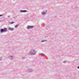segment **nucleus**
Wrapping results in <instances>:
<instances>
[{
    "label": "nucleus",
    "mask_w": 79,
    "mask_h": 79,
    "mask_svg": "<svg viewBox=\"0 0 79 79\" xmlns=\"http://www.w3.org/2000/svg\"><path fill=\"white\" fill-rule=\"evenodd\" d=\"M30 53L31 55H36V52L35 50L32 49L30 52Z\"/></svg>",
    "instance_id": "f257e3e1"
},
{
    "label": "nucleus",
    "mask_w": 79,
    "mask_h": 79,
    "mask_svg": "<svg viewBox=\"0 0 79 79\" xmlns=\"http://www.w3.org/2000/svg\"><path fill=\"white\" fill-rule=\"evenodd\" d=\"M0 31L2 33L7 32V28H4V29H0Z\"/></svg>",
    "instance_id": "f03ea898"
},
{
    "label": "nucleus",
    "mask_w": 79,
    "mask_h": 79,
    "mask_svg": "<svg viewBox=\"0 0 79 79\" xmlns=\"http://www.w3.org/2000/svg\"><path fill=\"white\" fill-rule=\"evenodd\" d=\"M33 27H34V26H31L28 25L27 27V29H32Z\"/></svg>",
    "instance_id": "7ed1b4c3"
},
{
    "label": "nucleus",
    "mask_w": 79,
    "mask_h": 79,
    "mask_svg": "<svg viewBox=\"0 0 79 79\" xmlns=\"http://www.w3.org/2000/svg\"><path fill=\"white\" fill-rule=\"evenodd\" d=\"M15 57L13 56H8V58H9L10 60H13Z\"/></svg>",
    "instance_id": "20e7f679"
},
{
    "label": "nucleus",
    "mask_w": 79,
    "mask_h": 79,
    "mask_svg": "<svg viewBox=\"0 0 79 79\" xmlns=\"http://www.w3.org/2000/svg\"><path fill=\"white\" fill-rule=\"evenodd\" d=\"M8 30H9V31H13L14 30V28L9 27L8 28Z\"/></svg>",
    "instance_id": "39448f33"
},
{
    "label": "nucleus",
    "mask_w": 79,
    "mask_h": 79,
    "mask_svg": "<svg viewBox=\"0 0 79 79\" xmlns=\"http://www.w3.org/2000/svg\"><path fill=\"white\" fill-rule=\"evenodd\" d=\"M27 71L28 73H31V72H32V69H29L28 70H27Z\"/></svg>",
    "instance_id": "423d86ee"
},
{
    "label": "nucleus",
    "mask_w": 79,
    "mask_h": 79,
    "mask_svg": "<svg viewBox=\"0 0 79 79\" xmlns=\"http://www.w3.org/2000/svg\"><path fill=\"white\" fill-rule=\"evenodd\" d=\"M27 10H20V13H25V12H27Z\"/></svg>",
    "instance_id": "0eeeda50"
},
{
    "label": "nucleus",
    "mask_w": 79,
    "mask_h": 79,
    "mask_svg": "<svg viewBox=\"0 0 79 79\" xmlns=\"http://www.w3.org/2000/svg\"><path fill=\"white\" fill-rule=\"evenodd\" d=\"M41 14H42L43 15H46V12H43L42 13H41Z\"/></svg>",
    "instance_id": "6e6552de"
},
{
    "label": "nucleus",
    "mask_w": 79,
    "mask_h": 79,
    "mask_svg": "<svg viewBox=\"0 0 79 79\" xmlns=\"http://www.w3.org/2000/svg\"><path fill=\"white\" fill-rule=\"evenodd\" d=\"M47 40H42L41 41V42H47Z\"/></svg>",
    "instance_id": "1a4fd4ad"
},
{
    "label": "nucleus",
    "mask_w": 79,
    "mask_h": 79,
    "mask_svg": "<svg viewBox=\"0 0 79 79\" xmlns=\"http://www.w3.org/2000/svg\"><path fill=\"white\" fill-rule=\"evenodd\" d=\"M18 26H19V25L17 24L15 26V28H17Z\"/></svg>",
    "instance_id": "9d476101"
},
{
    "label": "nucleus",
    "mask_w": 79,
    "mask_h": 79,
    "mask_svg": "<svg viewBox=\"0 0 79 79\" xmlns=\"http://www.w3.org/2000/svg\"><path fill=\"white\" fill-rule=\"evenodd\" d=\"M41 55H42V56H45V54H44L43 53H41Z\"/></svg>",
    "instance_id": "9b49d317"
},
{
    "label": "nucleus",
    "mask_w": 79,
    "mask_h": 79,
    "mask_svg": "<svg viewBox=\"0 0 79 79\" xmlns=\"http://www.w3.org/2000/svg\"><path fill=\"white\" fill-rule=\"evenodd\" d=\"M13 23H15V22H11L10 23V24H13Z\"/></svg>",
    "instance_id": "f8f14e48"
},
{
    "label": "nucleus",
    "mask_w": 79,
    "mask_h": 79,
    "mask_svg": "<svg viewBox=\"0 0 79 79\" xmlns=\"http://www.w3.org/2000/svg\"><path fill=\"white\" fill-rule=\"evenodd\" d=\"M25 59V57H23L22 58V60H24Z\"/></svg>",
    "instance_id": "ddd939ff"
},
{
    "label": "nucleus",
    "mask_w": 79,
    "mask_h": 79,
    "mask_svg": "<svg viewBox=\"0 0 79 79\" xmlns=\"http://www.w3.org/2000/svg\"><path fill=\"white\" fill-rule=\"evenodd\" d=\"M3 16V14L0 15V16Z\"/></svg>",
    "instance_id": "4468645a"
},
{
    "label": "nucleus",
    "mask_w": 79,
    "mask_h": 79,
    "mask_svg": "<svg viewBox=\"0 0 79 79\" xmlns=\"http://www.w3.org/2000/svg\"><path fill=\"white\" fill-rule=\"evenodd\" d=\"M63 63H66V61H63Z\"/></svg>",
    "instance_id": "2eb2a0df"
},
{
    "label": "nucleus",
    "mask_w": 79,
    "mask_h": 79,
    "mask_svg": "<svg viewBox=\"0 0 79 79\" xmlns=\"http://www.w3.org/2000/svg\"><path fill=\"white\" fill-rule=\"evenodd\" d=\"M2 60V57H0V61H1Z\"/></svg>",
    "instance_id": "dca6fc26"
},
{
    "label": "nucleus",
    "mask_w": 79,
    "mask_h": 79,
    "mask_svg": "<svg viewBox=\"0 0 79 79\" xmlns=\"http://www.w3.org/2000/svg\"><path fill=\"white\" fill-rule=\"evenodd\" d=\"M77 69H79V66H78L77 67Z\"/></svg>",
    "instance_id": "f3484780"
},
{
    "label": "nucleus",
    "mask_w": 79,
    "mask_h": 79,
    "mask_svg": "<svg viewBox=\"0 0 79 79\" xmlns=\"http://www.w3.org/2000/svg\"><path fill=\"white\" fill-rule=\"evenodd\" d=\"M8 18H10V16H8Z\"/></svg>",
    "instance_id": "a211bd4d"
},
{
    "label": "nucleus",
    "mask_w": 79,
    "mask_h": 79,
    "mask_svg": "<svg viewBox=\"0 0 79 79\" xmlns=\"http://www.w3.org/2000/svg\"><path fill=\"white\" fill-rule=\"evenodd\" d=\"M28 55H29V53H28Z\"/></svg>",
    "instance_id": "6ab92c4d"
},
{
    "label": "nucleus",
    "mask_w": 79,
    "mask_h": 79,
    "mask_svg": "<svg viewBox=\"0 0 79 79\" xmlns=\"http://www.w3.org/2000/svg\"><path fill=\"white\" fill-rule=\"evenodd\" d=\"M0 22H1V20H0Z\"/></svg>",
    "instance_id": "aec40b11"
},
{
    "label": "nucleus",
    "mask_w": 79,
    "mask_h": 79,
    "mask_svg": "<svg viewBox=\"0 0 79 79\" xmlns=\"http://www.w3.org/2000/svg\"><path fill=\"white\" fill-rule=\"evenodd\" d=\"M46 12H47V10H46Z\"/></svg>",
    "instance_id": "412c9836"
},
{
    "label": "nucleus",
    "mask_w": 79,
    "mask_h": 79,
    "mask_svg": "<svg viewBox=\"0 0 79 79\" xmlns=\"http://www.w3.org/2000/svg\"><path fill=\"white\" fill-rule=\"evenodd\" d=\"M78 73H79V71H78Z\"/></svg>",
    "instance_id": "4be33fe9"
},
{
    "label": "nucleus",
    "mask_w": 79,
    "mask_h": 79,
    "mask_svg": "<svg viewBox=\"0 0 79 79\" xmlns=\"http://www.w3.org/2000/svg\"><path fill=\"white\" fill-rule=\"evenodd\" d=\"M13 1L15 0H13Z\"/></svg>",
    "instance_id": "5701e85b"
}]
</instances>
